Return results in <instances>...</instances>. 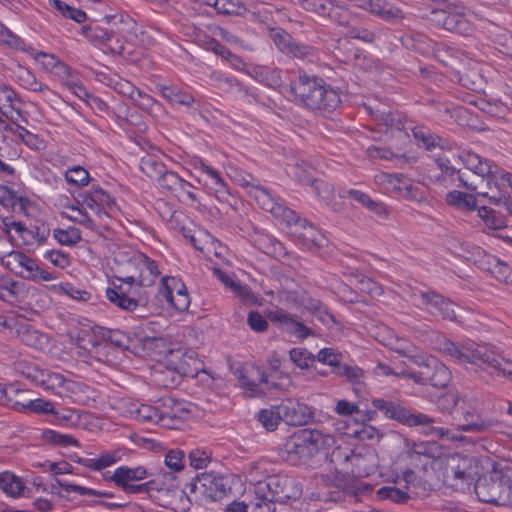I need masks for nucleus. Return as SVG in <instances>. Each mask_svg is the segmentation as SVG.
<instances>
[{"label":"nucleus","instance_id":"1","mask_svg":"<svg viewBox=\"0 0 512 512\" xmlns=\"http://www.w3.org/2000/svg\"><path fill=\"white\" fill-rule=\"evenodd\" d=\"M439 349L459 363L470 364L492 376L506 377L512 381V360L488 345L468 342L457 346L447 338H442Z\"/></svg>","mask_w":512,"mask_h":512},{"label":"nucleus","instance_id":"2","mask_svg":"<svg viewBox=\"0 0 512 512\" xmlns=\"http://www.w3.org/2000/svg\"><path fill=\"white\" fill-rule=\"evenodd\" d=\"M373 407L380 411L386 418L397 421L408 427L420 426L421 432L425 435H435L437 437H447L455 439L450 435L448 429L435 427V420L423 413H412L410 409L403 406L399 401L391 399L374 398Z\"/></svg>","mask_w":512,"mask_h":512},{"label":"nucleus","instance_id":"3","mask_svg":"<svg viewBox=\"0 0 512 512\" xmlns=\"http://www.w3.org/2000/svg\"><path fill=\"white\" fill-rule=\"evenodd\" d=\"M194 352L182 353L180 350L171 351L168 364L160 365L153 372L154 381L164 387H173L179 383L182 376H192L197 372L198 361Z\"/></svg>","mask_w":512,"mask_h":512},{"label":"nucleus","instance_id":"4","mask_svg":"<svg viewBox=\"0 0 512 512\" xmlns=\"http://www.w3.org/2000/svg\"><path fill=\"white\" fill-rule=\"evenodd\" d=\"M475 492L485 503L508 506L512 503V480L508 475L495 470L476 482Z\"/></svg>","mask_w":512,"mask_h":512},{"label":"nucleus","instance_id":"5","mask_svg":"<svg viewBox=\"0 0 512 512\" xmlns=\"http://www.w3.org/2000/svg\"><path fill=\"white\" fill-rule=\"evenodd\" d=\"M478 403L474 400L459 398L453 409L458 429L465 432L486 433L498 427L496 419L485 417L480 413Z\"/></svg>","mask_w":512,"mask_h":512},{"label":"nucleus","instance_id":"6","mask_svg":"<svg viewBox=\"0 0 512 512\" xmlns=\"http://www.w3.org/2000/svg\"><path fill=\"white\" fill-rule=\"evenodd\" d=\"M269 38L282 54L291 59L309 62L318 59V50L315 47L296 41L282 28L270 29Z\"/></svg>","mask_w":512,"mask_h":512},{"label":"nucleus","instance_id":"7","mask_svg":"<svg viewBox=\"0 0 512 512\" xmlns=\"http://www.w3.org/2000/svg\"><path fill=\"white\" fill-rule=\"evenodd\" d=\"M287 222L292 226V236L295 241L306 249L321 248L326 239L323 234L308 220L300 218L295 211L287 209L284 212Z\"/></svg>","mask_w":512,"mask_h":512},{"label":"nucleus","instance_id":"8","mask_svg":"<svg viewBox=\"0 0 512 512\" xmlns=\"http://www.w3.org/2000/svg\"><path fill=\"white\" fill-rule=\"evenodd\" d=\"M420 365H423V369L419 372H408L404 370L396 375L413 379L418 384H429L436 388H444L448 385L450 372L444 364L438 363L434 359H423Z\"/></svg>","mask_w":512,"mask_h":512},{"label":"nucleus","instance_id":"9","mask_svg":"<svg viewBox=\"0 0 512 512\" xmlns=\"http://www.w3.org/2000/svg\"><path fill=\"white\" fill-rule=\"evenodd\" d=\"M142 287L120 281V284H114V287L107 288L106 296L117 307L126 311H134L147 301L145 293L141 290Z\"/></svg>","mask_w":512,"mask_h":512},{"label":"nucleus","instance_id":"10","mask_svg":"<svg viewBox=\"0 0 512 512\" xmlns=\"http://www.w3.org/2000/svg\"><path fill=\"white\" fill-rule=\"evenodd\" d=\"M266 317L277 329L298 341H304L314 335V331L282 308L268 310Z\"/></svg>","mask_w":512,"mask_h":512},{"label":"nucleus","instance_id":"11","mask_svg":"<svg viewBox=\"0 0 512 512\" xmlns=\"http://www.w3.org/2000/svg\"><path fill=\"white\" fill-rule=\"evenodd\" d=\"M294 484L295 480L286 476H267L255 487V494L266 493L274 502H285L297 497L299 490H293Z\"/></svg>","mask_w":512,"mask_h":512},{"label":"nucleus","instance_id":"12","mask_svg":"<svg viewBox=\"0 0 512 512\" xmlns=\"http://www.w3.org/2000/svg\"><path fill=\"white\" fill-rule=\"evenodd\" d=\"M321 77L316 75H308L306 73H299L290 82L289 91L292 96V101L298 106L309 110L313 99L315 97V90L318 89Z\"/></svg>","mask_w":512,"mask_h":512},{"label":"nucleus","instance_id":"13","mask_svg":"<svg viewBox=\"0 0 512 512\" xmlns=\"http://www.w3.org/2000/svg\"><path fill=\"white\" fill-rule=\"evenodd\" d=\"M160 293L178 311H186L190 306L187 288L178 278L163 277L160 284Z\"/></svg>","mask_w":512,"mask_h":512},{"label":"nucleus","instance_id":"14","mask_svg":"<svg viewBox=\"0 0 512 512\" xmlns=\"http://www.w3.org/2000/svg\"><path fill=\"white\" fill-rule=\"evenodd\" d=\"M80 197L82 204L98 218L108 215L116 207L114 198L99 185H92L90 190L81 194Z\"/></svg>","mask_w":512,"mask_h":512},{"label":"nucleus","instance_id":"15","mask_svg":"<svg viewBox=\"0 0 512 512\" xmlns=\"http://www.w3.org/2000/svg\"><path fill=\"white\" fill-rule=\"evenodd\" d=\"M309 111L326 115L340 107L342 100L337 89L321 78Z\"/></svg>","mask_w":512,"mask_h":512},{"label":"nucleus","instance_id":"16","mask_svg":"<svg viewBox=\"0 0 512 512\" xmlns=\"http://www.w3.org/2000/svg\"><path fill=\"white\" fill-rule=\"evenodd\" d=\"M278 406L282 421L290 426L305 425L313 417L311 408L297 399H285Z\"/></svg>","mask_w":512,"mask_h":512},{"label":"nucleus","instance_id":"17","mask_svg":"<svg viewBox=\"0 0 512 512\" xmlns=\"http://www.w3.org/2000/svg\"><path fill=\"white\" fill-rule=\"evenodd\" d=\"M378 182L386 186V189L397 193L399 196L417 200L421 198L419 187L403 174L381 173L376 176Z\"/></svg>","mask_w":512,"mask_h":512},{"label":"nucleus","instance_id":"18","mask_svg":"<svg viewBox=\"0 0 512 512\" xmlns=\"http://www.w3.org/2000/svg\"><path fill=\"white\" fill-rule=\"evenodd\" d=\"M419 297L429 313L449 321H456V304L435 291H421Z\"/></svg>","mask_w":512,"mask_h":512},{"label":"nucleus","instance_id":"19","mask_svg":"<svg viewBox=\"0 0 512 512\" xmlns=\"http://www.w3.org/2000/svg\"><path fill=\"white\" fill-rule=\"evenodd\" d=\"M445 478L454 481L453 485L470 484L474 480L471 459L460 454L447 458Z\"/></svg>","mask_w":512,"mask_h":512},{"label":"nucleus","instance_id":"20","mask_svg":"<svg viewBox=\"0 0 512 512\" xmlns=\"http://www.w3.org/2000/svg\"><path fill=\"white\" fill-rule=\"evenodd\" d=\"M303 441L306 442L308 449L314 459L318 462L326 457L329 450L334 446L335 439L332 435L324 433L317 429H303L300 430Z\"/></svg>","mask_w":512,"mask_h":512},{"label":"nucleus","instance_id":"21","mask_svg":"<svg viewBox=\"0 0 512 512\" xmlns=\"http://www.w3.org/2000/svg\"><path fill=\"white\" fill-rule=\"evenodd\" d=\"M137 264L139 266L134 276H115L116 280L143 287L152 286L161 274L157 262L142 253V259Z\"/></svg>","mask_w":512,"mask_h":512},{"label":"nucleus","instance_id":"22","mask_svg":"<svg viewBox=\"0 0 512 512\" xmlns=\"http://www.w3.org/2000/svg\"><path fill=\"white\" fill-rule=\"evenodd\" d=\"M160 425L166 428H174L175 425L185 419L190 411L180 402L170 396L158 400Z\"/></svg>","mask_w":512,"mask_h":512},{"label":"nucleus","instance_id":"23","mask_svg":"<svg viewBox=\"0 0 512 512\" xmlns=\"http://www.w3.org/2000/svg\"><path fill=\"white\" fill-rule=\"evenodd\" d=\"M361 8L388 23L404 19L403 11L389 0H362Z\"/></svg>","mask_w":512,"mask_h":512},{"label":"nucleus","instance_id":"24","mask_svg":"<svg viewBox=\"0 0 512 512\" xmlns=\"http://www.w3.org/2000/svg\"><path fill=\"white\" fill-rule=\"evenodd\" d=\"M284 451L287 454V461L294 465H313L316 463L308 449L306 442L303 441V436L300 431L294 433L291 437L288 438L284 445Z\"/></svg>","mask_w":512,"mask_h":512},{"label":"nucleus","instance_id":"25","mask_svg":"<svg viewBox=\"0 0 512 512\" xmlns=\"http://www.w3.org/2000/svg\"><path fill=\"white\" fill-rule=\"evenodd\" d=\"M437 166L441 170V175L437 180L444 186L454 184L457 179L466 189L476 191L479 188V184L473 180L465 178V175L460 172L459 169L454 167L450 160L447 158H438Z\"/></svg>","mask_w":512,"mask_h":512},{"label":"nucleus","instance_id":"26","mask_svg":"<svg viewBox=\"0 0 512 512\" xmlns=\"http://www.w3.org/2000/svg\"><path fill=\"white\" fill-rule=\"evenodd\" d=\"M212 84L219 90L226 93H236L246 98L249 102L257 101V95L249 88L243 86L236 78L228 77L222 72L214 71L210 75Z\"/></svg>","mask_w":512,"mask_h":512},{"label":"nucleus","instance_id":"27","mask_svg":"<svg viewBox=\"0 0 512 512\" xmlns=\"http://www.w3.org/2000/svg\"><path fill=\"white\" fill-rule=\"evenodd\" d=\"M457 158L468 170L481 178V184L485 183L487 176L492 173V167H494V163L486 158H482L470 150L460 151L457 155Z\"/></svg>","mask_w":512,"mask_h":512},{"label":"nucleus","instance_id":"28","mask_svg":"<svg viewBox=\"0 0 512 512\" xmlns=\"http://www.w3.org/2000/svg\"><path fill=\"white\" fill-rule=\"evenodd\" d=\"M174 487H176L175 477L171 473H166L162 477H156L145 483H131L123 491L127 494H147L152 491H169Z\"/></svg>","mask_w":512,"mask_h":512},{"label":"nucleus","instance_id":"29","mask_svg":"<svg viewBox=\"0 0 512 512\" xmlns=\"http://www.w3.org/2000/svg\"><path fill=\"white\" fill-rule=\"evenodd\" d=\"M282 73L283 71L280 68L267 65H251L247 69L249 76L273 89H277L282 85Z\"/></svg>","mask_w":512,"mask_h":512},{"label":"nucleus","instance_id":"30","mask_svg":"<svg viewBox=\"0 0 512 512\" xmlns=\"http://www.w3.org/2000/svg\"><path fill=\"white\" fill-rule=\"evenodd\" d=\"M197 479L207 496L214 501L222 499L230 491L227 479L220 475L202 473Z\"/></svg>","mask_w":512,"mask_h":512},{"label":"nucleus","instance_id":"31","mask_svg":"<svg viewBox=\"0 0 512 512\" xmlns=\"http://www.w3.org/2000/svg\"><path fill=\"white\" fill-rule=\"evenodd\" d=\"M38 385L55 395H62L64 391L72 390L73 382L67 381L65 377L57 372L42 370L36 376Z\"/></svg>","mask_w":512,"mask_h":512},{"label":"nucleus","instance_id":"32","mask_svg":"<svg viewBox=\"0 0 512 512\" xmlns=\"http://www.w3.org/2000/svg\"><path fill=\"white\" fill-rule=\"evenodd\" d=\"M147 475L148 472L143 466L134 468L128 466H120L116 468L113 474L107 479L112 481L118 488L124 490L131 483L144 480Z\"/></svg>","mask_w":512,"mask_h":512},{"label":"nucleus","instance_id":"33","mask_svg":"<svg viewBox=\"0 0 512 512\" xmlns=\"http://www.w3.org/2000/svg\"><path fill=\"white\" fill-rule=\"evenodd\" d=\"M22 101L9 86L0 85V111L7 118L14 120L20 116Z\"/></svg>","mask_w":512,"mask_h":512},{"label":"nucleus","instance_id":"34","mask_svg":"<svg viewBox=\"0 0 512 512\" xmlns=\"http://www.w3.org/2000/svg\"><path fill=\"white\" fill-rule=\"evenodd\" d=\"M405 448L407 457L411 460L418 459L421 456L432 459H436L441 456V448L434 441L415 442L406 439Z\"/></svg>","mask_w":512,"mask_h":512},{"label":"nucleus","instance_id":"35","mask_svg":"<svg viewBox=\"0 0 512 512\" xmlns=\"http://www.w3.org/2000/svg\"><path fill=\"white\" fill-rule=\"evenodd\" d=\"M80 34L83 35L92 45L102 49L103 51H115L116 47L109 45L110 31L97 25L87 24L83 25L80 30Z\"/></svg>","mask_w":512,"mask_h":512},{"label":"nucleus","instance_id":"36","mask_svg":"<svg viewBox=\"0 0 512 512\" xmlns=\"http://www.w3.org/2000/svg\"><path fill=\"white\" fill-rule=\"evenodd\" d=\"M411 132L418 146L424 147L427 150H432L436 147L445 148L447 145V141L444 138L434 134L426 126H413L411 127Z\"/></svg>","mask_w":512,"mask_h":512},{"label":"nucleus","instance_id":"37","mask_svg":"<svg viewBox=\"0 0 512 512\" xmlns=\"http://www.w3.org/2000/svg\"><path fill=\"white\" fill-rule=\"evenodd\" d=\"M160 95L171 104L191 107L195 103L194 96L176 85H158Z\"/></svg>","mask_w":512,"mask_h":512},{"label":"nucleus","instance_id":"38","mask_svg":"<svg viewBox=\"0 0 512 512\" xmlns=\"http://www.w3.org/2000/svg\"><path fill=\"white\" fill-rule=\"evenodd\" d=\"M293 2L306 11L331 19L336 18L339 9L331 0H293Z\"/></svg>","mask_w":512,"mask_h":512},{"label":"nucleus","instance_id":"39","mask_svg":"<svg viewBox=\"0 0 512 512\" xmlns=\"http://www.w3.org/2000/svg\"><path fill=\"white\" fill-rule=\"evenodd\" d=\"M25 484L21 477L9 471L0 473V490L8 497L20 498L24 495Z\"/></svg>","mask_w":512,"mask_h":512},{"label":"nucleus","instance_id":"40","mask_svg":"<svg viewBox=\"0 0 512 512\" xmlns=\"http://www.w3.org/2000/svg\"><path fill=\"white\" fill-rule=\"evenodd\" d=\"M196 169L200 170L202 173V176L198 178L199 183H203L204 186H210V188L215 190V192L225 191L226 183L215 168L206 165L203 161H200L196 165Z\"/></svg>","mask_w":512,"mask_h":512},{"label":"nucleus","instance_id":"41","mask_svg":"<svg viewBox=\"0 0 512 512\" xmlns=\"http://www.w3.org/2000/svg\"><path fill=\"white\" fill-rule=\"evenodd\" d=\"M287 174L301 185H310L314 179V168L303 160H296L286 166Z\"/></svg>","mask_w":512,"mask_h":512},{"label":"nucleus","instance_id":"42","mask_svg":"<svg viewBox=\"0 0 512 512\" xmlns=\"http://www.w3.org/2000/svg\"><path fill=\"white\" fill-rule=\"evenodd\" d=\"M141 259L142 252L133 249L119 251L115 256L116 262L122 267V276H134L139 266L137 262Z\"/></svg>","mask_w":512,"mask_h":512},{"label":"nucleus","instance_id":"43","mask_svg":"<svg viewBox=\"0 0 512 512\" xmlns=\"http://www.w3.org/2000/svg\"><path fill=\"white\" fill-rule=\"evenodd\" d=\"M16 333L22 343L38 350L44 349L48 343V339L44 334L29 325H20Z\"/></svg>","mask_w":512,"mask_h":512},{"label":"nucleus","instance_id":"44","mask_svg":"<svg viewBox=\"0 0 512 512\" xmlns=\"http://www.w3.org/2000/svg\"><path fill=\"white\" fill-rule=\"evenodd\" d=\"M129 411L136 420L160 424L158 400L153 405L132 404Z\"/></svg>","mask_w":512,"mask_h":512},{"label":"nucleus","instance_id":"45","mask_svg":"<svg viewBox=\"0 0 512 512\" xmlns=\"http://www.w3.org/2000/svg\"><path fill=\"white\" fill-rule=\"evenodd\" d=\"M0 204L13 210L25 212L29 200L26 197L15 195L6 185L0 184Z\"/></svg>","mask_w":512,"mask_h":512},{"label":"nucleus","instance_id":"46","mask_svg":"<svg viewBox=\"0 0 512 512\" xmlns=\"http://www.w3.org/2000/svg\"><path fill=\"white\" fill-rule=\"evenodd\" d=\"M348 195L362 206L369 209L378 216L385 217L388 214L386 206L381 202H376L370 196L360 190L350 189Z\"/></svg>","mask_w":512,"mask_h":512},{"label":"nucleus","instance_id":"47","mask_svg":"<svg viewBox=\"0 0 512 512\" xmlns=\"http://www.w3.org/2000/svg\"><path fill=\"white\" fill-rule=\"evenodd\" d=\"M446 202L449 205L456 206L468 211L478 210L477 200L475 195L465 192L453 190L446 195Z\"/></svg>","mask_w":512,"mask_h":512},{"label":"nucleus","instance_id":"48","mask_svg":"<svg viewBox=\"0 0 512 512\" xmlns=\"http://www.w3.org/2000/svg\"><path fill=\"white\" fill-rule=\"evenodd\" d=\"M258 379L262 384H264L265 388L277 389V390H287L291 385V378L287 374L278 373V374H267L261 370H257Z\"/></svg>","mask_w":512,"mask_h":512},{"label":"nucleus","instance_id":"49","mask_svg":"<svg viewBox=\"0 0 512 512\" xmlns=\"http://www.w3.org/2000/svg\"><path fill=\"white\" fill-rule=\"evenodd\" d=\"M157 182L162 189H165L170 193L185 191V187L191 186L188 181L182 179L177 173L168 171L167 169L166 172L160 176Z\"/></svg>","mask_w":512,"mask_h":512},{"label":"nucleus","instance_id":"50","mask_svg":"<svg viewBox=\"0 0 512 512\" xmlns=\"http://www.w3.org/2000/svg\"><path fill=\"white\" fill-rule=\"evenodd\" d=\"M56 487L62 488L65 492H76L80 495H89V496H95V497H104V498H112L114 497V494L107 491H99L92 488H87L81 485L77 484H71L66 481L55 479V482L52 484V489H55Z\"/></svg>","mask_w":512,"mask_h":512},{"label":"nucleus","instance_id":"51","mask_svg":"<svg viewBox=\"0 0 512 512\" xmlns=\"http://www.w3.org/2000/svg\"><path fill=\"white\" fill-rule=\"evenodd\" d=\"M0 43L8 48L33 54V47L26 44L25 41L18 35L14 34L7 27L3 26L0 30Z\"/></svg>","mask_w":512,"mask_h":512},{"label":"nucleus","instance_id":"52","mask_svg":"<svg viewBox=\"0 0 512 512\" xmlns=\"http://www.w3.org/2000/svg\"><path fill=\"white\" fill-rule=\"evenodd\" d=\"M141 171L153 180H158L160 176L166 172L165 165L153 155H146L140 160Z\"/></svg>","mask_w":512,"mask_h":512},{"label":"nucleus","instance_id":"53","mask_svg":"<svg viewBox=\"0 0 512 512\" xmlns=\"http://www.w3.org/2000/svg\"><path fill=\"white\" fill-rule=\"evenodd\" d=\"M51 7L57 10L63 17L71 19L77 23H84L87 19L85 11L70 6L61 0H48Z\"/></svg>","mask_w":512,"mask_h":512},{"label":"nucleus","instance_id":"54","mask_svg":"<svg viewBox=\"0 0 512 512\" xmlns=\"http://www.w3.org/2000/svg\"><path fill=\"white\" fill-rule=\"evenodd\" d=\"M488 271L499 282L512 285V267L496 257H491L488 261Z\"/></svg>","mask_w":512,"mask_h":512},{"label":"nucleus","instance_id":"55","mask_svg":"<svg viewBox=\"0 0 512 512\" xmlns=\"http://www.w3.org/2000/svg\"><path fill=\"white\" fill-rule=\"evenodd\" d=\"M231 290L248 306H261L262 298L252 292L251 288L240 282L230 279Z\"/></svg>","mask_w":512,"mask_h":512},{"label":"nucleus","instance_id":"56","mask_svg":"<svg viewBox=\"0 0 512 512\" xmlns=\"http://www.w3.org/2000/svg\"><path fill=\"white\" fill-rule=\"evenodd\" d=\"M86 209H88V208L86 206H84L82 203H81V206L72 205V206L68 207V212H66L64 214L69 220L76 222L80 225L86 226L90 229H94L95 222L90 217V215L88 214Z\"/></svg>","mask_w":512,"mask_h":512},{"label":"nucleus","instance_id":"57","mask_svg":"<svg viewBox=\"0 0 512 512\" xmlns=\"http://www.w3.org/2000/svg\"><path fill=\"white\" fill-rule=\"evenodd\" d=\"M478 216L484 221L485 225L493 230H500L506 227V222L503 216L495 210L486 206L479 207Z\"/></svg>","mask_w":512,"mask_h":512},{"label":"nucleus","instance_id":"58","mask_svg":"<svg viewBox=\"0 0 512 512\" xmlns=\"http://www.w3.org/2000/svg\"><path fill=\"white\" fill-rule=\"evenodd\" d=\"M464 7H461V10H464ZM443 26L446 30L454 31L458 33H464L467 31L469 24L464 17L463 11L456 13H448L443 18Z\"/></svg>","mask_w":512,"mask_h":512},{"label":"nucleus","instance_id":"59","mask_svg":"<svg viewBox=\"0 0 512 512\" xmlns=\"http://www.w3.org/2000/svg\"><path fill=\"white\" fill-rule=\"evenodd\" d=\"M53 237L60 245L73 246L81 240V231L76 227L56 228Z\"/></svg>","mask_w":512,"mask_h":512},{"label":"nucleus","instance_id":"60","mask_svg":"<svg viewBox=\"0 0 512 512\" xmlns=\"http://www.w3.org/2000/svg\"><path fill=\"white\" fill-rule=\"evenodd\" d=\"M304 307L315 315L322 323H328V321L335 322V318L333 314L328 311L327 306H325L320 300L308 298Z\"/></svg>","mask_w":512,"mask_h":512},{"label":"nucleus","instance_id":"61","mask_svg":"<svg viewBox=\"0 0 512 512\" xmlns=\"http://www.w3.org/2000/svg\"><path fill=\"white\" fill-rule=\"evenodd\" d=\"M279 406H272L270 409H262L258 413V420L268 431H274L279 422L282 420V416L278 414Z\"/></svg>","mask_w":512,"mask_h":512},{"label":"nucleus","instance_id":"62","mask_svg":"<svg viewBox=\"0 0 512 512\" xmlns=\"http://www.w3.org/2000/svg\"><path fill=\"white\" fill-rule=\"evenodd\" d=\"M66 181L76 187L88 185L90 181L89 172L82 166H73L65 172Z\"/></svg>","mask_w":512,"mask_h":512},{"label":"nucleus","instance_id":"63","mask_svg":"<svg viewBox=\"0 0 512 512\" xmlns=\"http://www.w3.org/2000/svg\"><path fill=\"white\" fill-rule=\"evenodd\" d=\"M289 358L300 369H307L315 362V356L305 348L291 349Z\"/></svg>","mask_w":512,"mask_h":512},{"label":"nucleus","instance_id":"64","mask_svg":"<svg viewBox=\"0 0 512 512\" xmlns=\"http://www.w3.org/2000/svg\"><path fill=\"white\" fill-rule=\"evenodd\" d=\"M255 498L249 503V512H275V502L268 494H255Z\"/></svg>","mask_w":512,"mask_h":512}]
</instances>
